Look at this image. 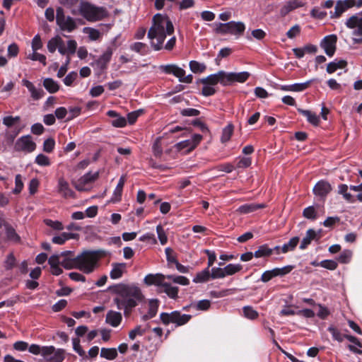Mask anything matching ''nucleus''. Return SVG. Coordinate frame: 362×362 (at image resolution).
I'll list each match as a JSON object with an SVG mask.
<instances>
[{"label": "nucleus", "mask_w": 362, "mask_h": 362, "mask_svg": "<svg viewBox=\"0 0 362 362\" xmlns=\"http://www.w3.org/2000/svg\"><path fill=\"white\" fill-rule=\"evenodd\" d=\"M108 291L116 295L113 302L119 310H124L125 317H128L144 298L141 289L134 284H114L109 286Z\"/></svg>", "instance_id": "obj_1"}, {"label": "nucleus", "mask_w": 362, "mask_h": 362, "mask_svg": "<svg viewBox=\"0 0 362 362\" xmlns=\"http://www.w3.org/2000/svg\"><path fill=\"white\" fill-rule=\"evenodd\" d=\"M174 33V26L167 15L156 13L152 18V25L149 28L147 36L151 40V45L156 51L163 47V42L167 35Z\"/></svg>", "instance_id": "obj_2"}, {"label": "nucleus", "mask_w": 362, "mask_h": 362, "mask_svg": "<svg viewBox=\"0 0 362 362\" xmlns=\"http://www.w3.org/2000/svg\"><path fill=\"white\" fill-rule=\"evenodd\" d=\"M105 255L106 252L103 250H83L73 259V265L66 264V269H76L86 274H91L98 267L99 260Z\"/></svg>", "instance_id": "obj_3"}, {"label": "nucleus", "mask_w": 362, "mask_h": 362, "mask_svg": "<svg viewBox=\"0 0 362 362\" xmlns=\"http://www.w3.org/2000/svg\"><path fill=\"white\" fill-rule=\"evenodd\" d=\"M165 275L162 274H149L144 277V281L148 286H157L158 293H165L170 298L177 299L178 298L179 288L177 286H173L170 283L165 282Z\"/></svg>", "instance_id": "obj_4"}, {"label": "nucleus", "mask_w": 362, "mask_h": 362, "mask_svg": "<svg viewBox=\"0 0 362 362\" xmlns=\"http://www.w3.org/2000/svg\"><path fill=\"white\" fill-rule=\"evenodd\" d=\"M78 13L89 22L100 21L109 16L106 8L98 6L86 1H81L78 7Z\"/></svg>", "instance_id": "obj_5"}, {"label": "nucleus", "mask_w": 362, "mask_h": 362, "mask_svg": "<svg viewBox=\"0 0 362 362\" xmlns=\"http://www.w3.org/2000/svg\"><path fill=\"white\" fill-rule=\"evenodd\" d=\"M192 317L191 315L182 314L179 310H175L171 313L163 312L160 314V322L165 326L172 323L175 327H181L186 325Z\"/></svg>", "instance_id": "obj_6"}, {"label": "nucleus", "mask_w": 362, "mask_h": 362, "mask_svg": "<svg viewBox=\"0 0 362 362\" xmlns=\"http://www.w3.org/2000/svg\"><path fill=\"white\" fill-rule=\"evenodd\" d=\"M245 30V25L243 22L230 21L226 23H219L216 32L222 35L230 34L238 37L243 35Z\"/></svg>", "instance_id": "obj_7"}, {"label": "nucleus", "mask_w": 362, "mask_h": 362, "mask_svg": "<svg viewBox=\"0 0 362 362\" xmlns=\"http://www.w3.org/2000/svg\"><path fill=\"white\" fill-rule=\"evenodd\" d=\"M56 22L62 30L72 32L76 28L74 19L70 16H66L62 7L57 8Z\"/></svg>", "instance_id": "obj_8"}, {"label": "nucleus", "mask_w": 362, "mask_h": 362, "mask_svg": "<svg viewBox=\"0 0 362 362\" xmlns=\"http://www.w3.org/2000/svg\"><path fill=\"white\" fill-rule=\"evenodd\" d=\"M332 190V185L328 181L321 180L318 181L313 189V194L317 200L325 202L327 195Z\"/></svg>", "instance_id": "obj_9"}, {"label": "nucleus", "mask_w": 362, "mask_h": 362, "mask_svg": "<svg viewBox=\"0 0 362 362\" xmlns=\"http://www.w3.org/2000/svg\"><path fill=\"white\" fill-rule=\"evenodd\" d=\"M356 5V0H338L336 2L334 11H330L331 18H339L348 9Z\"/></svg>", "instance_id": "obj_10"}, {"label": "nucleus", "mask_w": 362, "mask_h": 362, "mask_svg": "<svg viewBox=\"0 0 362 362\" xmlns=\"http://www.w3.org/2000/svg\"><path fill=\"white\" fill-rule=\"evenodd\" d=\"M14 148L16 151L31 153L36 148V144L30 135L23 136L16 141Z\"/></svg>", "instance_id": "obj_11"}, {"label": "nucleus", "mask_w": 362, "mask_h": 362, "mask_svg": "<svg viewBox=\"0 0 362 362\" xmlns=\"http://www.w3.org/2000/svg\"><path fill=\"white\" fill-rule=\"evenodd\" d=\"M337 37L332 34L325 36L320 42V47L328 57L334 56L337 49Z\"/></svg>", "instance_id": "obj_12"}, {"label": "nucleus", "mask_w": 362, "mask_h": 362, "mask_svg": "<svg viewBox=\"0 0 362 362\" xmlns=\"http://www.w3.org/2000/svg\"><path fill=\"white\" fill-rule=\"evenodd\" d=\"M250 74L247 71L243 72H226L224 74L225 86H231L234 83H244L249 77Z\"/></svg>", "instance_id": "obj_13"}, {"label": "nucleus", "mask_w": 362, "mask_h": 362, "mask_svg": "<svg viewBox=\"0 0 362 362\" xmlns=\"http://www.w3.org/2000/svg\"><path fill=\"white\" fill-rule=\"evenodd\" d=\"M224 71H219L216 74H211L206 78L199 79L197 83H201L206 86H215L220 83L225 86Z\"/></svg>", "instance_id": "obj_14"}, {"label": "nucleus", "mask_w": 362, "mask_h": 362, "mask_svg": "<svg viewBox=\"0 0 362 362\" xmlns=\"http://www.w3.org/2000/svg\"><path fill=\"white\" fill-rule=\"evenodd\" d=\"M99 177V172L91 173L88 172L81 177L75 183L74 187L76 190L82 192L85 190V186L88 184L95 182Z\"/></svg>", "instance_id": "obj_15"}, {"label": "nucleus", "mask_w": 362, "mask_h": 362, "mask_svg": "<svg viewBox=\"0 0 362 362\" xmlns=\"http://www.w3.org/2000/svg\"><path fill=\"white\" fill-rule=\"evenodd\" d=\"M22 84L28 89L29 92L30 93V97L34 100H38L42 98L45 95V93L42 88H37L31 81L27 79H23Z\"/></svg>", "instance_id": "obj_16"}, {"label": "nucleus", "mask_w": 362, "mask_h": 362, "mask_svg": "<svg viewBox=\"0 0 362 362\" xmlns=\"http://www.w3.org/2000/svg\"><path fill=\"white\" fill-rule=\"evenodd\" d=\"M28 351L33 354H41L43 357H46V356H49L53 354V351H54V346H40L38 344H33L30 346H28Z\"/></svg>", "instance_id": "obj_17"}, {"label": "nucleus", "mask_w": 362, "mask_h": 362, "mask_svg": "<svg viewBox=\"0 0 362 362\" xmlns=\"http://www.w3.org/2000/svg\"><path fill=\"white\" fill-rule=\"evenodd\" d=\"M58 192L60 193L64 198H75V192L70 188L67 181L63 177H60L58 180Z\"/></svg>", "instance_id": "obj_18"}, {"label": "nucleus", "mask_w": 362, "mask_h": 362, "mask_svg": "<svg viewBox=\"0 0 362 362\" xmlns=\"http://www.w3.org/2000/svg\"><path fill=\"white\" fill-rule=\"evenodd\" d=\"M112 53L113 49L111 47H108L105 52L96 60L95 64L101 71H104L107 68Z\"/></svg>", "instance_id": "obj_19"}, {"label": "nucleus", "mask_w": 362, "mask_h": 362, "mask_svg": "<svg viewBox=\"0 0 362 362\" xmlns=\"http://www.w3.org/2000/svg\"><path fill=\"white\" fill-rule=\"evenodd\" d=\"M159 69L166 74H173L175 77H182L185 74V71L176 64L160 65Z\"/></svg>", "instance_id": "obj_20"}, {"label": "nucleus", "mask_w": 362, "mask_h": 362, "mask_svg": "<svg viewBox=\"0 0 362 362\" xmlns=\"http://www.w3.org/2000/svg\"><path fill=\"white\" fill-rule=\"evenodd\" d=\"M122 320V315L119 312L109 310L106 315L105 322L113 327H118Z\"/></svg>", "instance_id": "obj_21"}, {"label": "nucleus", "mask_w": 362, "mask_h": 362, "mask_svg": "<svg viewBox=\"0 0 362 362\" xmlns=\"http://www.w3.org/2000/svg\"><path fill=\"white\" fill-rule=\"evenodd\" d=\"M311 82L312 81H308L305 83L284 85L281 86L280 89L284 91L302 92L310 86Z\"/></svg>", "instance_id": "obj_22"}, {"label": "nucleus", "mask_w": 362, "mask_h": 362, "mask_svg": "<svg viewBox=\"0 0 362 362\" xmlns=\"http://www.w3.org/2000/svg\"><path fill=\"white\" fill-rule=\"evenodd\" d=\"M320 237H317V234L314 229L310 228L306 231L305 237H304L300 243L299 248L300 250H305L311 243L312 240H319Z\"/></svg>", "instance_id": "obj_23"}, {"label": "nucleus", "mask_w": 362, "mask_h": 362, "mask_svg": "<svg viewBox=\"0 0 362 362\" xmlns=\"http://www.w3.org/2000/svg\"><path fill=\"white\" fill-rule=\"evenodd\" d=\"M125 180V177L124 175L120 177L119 182L113 192V194L110 200L111 202L116 203L121 201Z\"/></svg>", "instance_id": "obj_24"}, {"label": "nucleus", "mask_w": 362, "mask_h": 362, "mask_svg": "<svg viewBox=\"0 0 362 362\" xmlns=\"http://www.w3.org/2000/svg\"><path fill=\"white\" fill-rule=\"evenodd\" d=\"M126 263H112V268L110 273V278L112 279H117L121 278L126 269Z\"/></svg>", "instance_id": "obj_25"}, {"label": "nucleus", "mask_w": 362, "mask_h": 362, "mask_svg": "<svg viewBox=\"0 0 362 362\" xmlns=\"http://www.w3.org/2000/svg\"><path fill=\"white\" fill-rule=\"evenodd\" d=\"M47 362H63L65 358V350L63 349H55L53 354L44 357Z\"/></svg>", "instance_id": "obj_26"}, {"label": "nucleus", "mask_w": 362, "mask_h": 362, "mask_svg": "<svg viewBox=\"0 0 362 362\" xmlns=\"http://www.w3.org/2000/svg\"><path fill=\"white\" fill-rule=\"evenodd\" d=\"M107 115L110 117H115L111 122L112 126L115 127H124L127 125V119L119 116L116 111L109 110Z\"/></svg>", "instance_id": "obj_27"}, {"label": "nucleus", "mask_w": 362, "mask_h": 362, "mask_svg": "<svg viewBox=\"0 0 362 362\" xmlns=\"http://www.w3.org/2000/svg\"><path fill=\"white\" fill-rule=\"evenodd\" d=\"M298 112L302 115L306 117L308 122L314 126H318L320 123L319 117L314 112L310 110H303L301 108H297Z\"/></svg>", "instance_id": "obj_28"}, {"label": "nucleus", "mask_w": 362, "mask_h": 362, "mask_svg": "<svg viewBox=\"0 0 362 362\" xmlns=\"http://www.w3.org/2000/svg\"><path fill=\"white\" fill-rule=\"evenodd\" d=\"M61 257V258L62 259V267H63L64 269H66V264H71V265H73L74 264V260L75 258H76V255L74 254V251H71V250H66V251H64V252H62L60 254H59Z\"/></svg>", "instance_id": "obj_29"}, {"label": "nucleus", "mask_w": 362, "mask_h": 362, "mask_svg": "<svg viewBox=\"0 0 362 362\" xmlns=\"http://www.w3.org/2000/svg\"><path fill=\"white\" fill-rule=\"evenodd\" d=\"M264 204H246L239 207V211L243 214H249L260 209L265 208Z\"/></svg>", "instance_id": "obj_30"}, {"label": "nucleus", "mask_w": 362, "mask_h": 362, "mask_svg": "<svg viewBox=\"0 0 362 362\" xmlns=\"http://www.w3.org/2000/svg\"><path fill=\"white\" fill-rule=\"evenodd\" d=\"M43 86L49 93H55L59 90V85L51 78L43 80Z\"/></svg>", "instance_id": "obj_31"}, {"label": "nucleus", "mask_w": 362, "mask_h": 362, "mask_svg": "<svg viewBox=\"0 0 362 362\" xmlns=\"http://www.w3.org/2000/svg\"><path fill=\"white\" fill-rule=\"evenodd\" d=\"M273 254V250L269 247L267 244L260 245L257 250L254 252V256L256 258L267 257Z\"/></svg>", "instance_id": "obj_32"}, {"label": "nucleus", "mask_w": 362, "mask_h": 362, "mask_svg": "<svg viewBox=\"0 0 362 362\" xmlns=\"http://www.w3.org/2000/svg\"><path fill=\"white\" fill-rule=\"evenodd\" d=\"M77 234L71 233H62L59 235L54 236L52 239V242L57 245H63L65 242L69 239L75 238Z\"/></svg>", "instance_id": "obj_33"}, {"label": "nucleus", "mask_w": 362, "mask_h": 362, "mask_svg": "<svg viewBox=\"0 0 362 362\" xmlns=\"http://www.w3.org/2000/svg\"><path fill=\"white\" fill-rule=\"evenodd\" d=\"M348 189L349 187L346 184H340L338 186V194H341L343 198L348 202L354 203L356 199L352 194L347 192Z\"/></svg>", "instance_id": "obj_34"}, {"label": "nucleus", "mask_w": 362, "mask_h": 362, "mask_svg": "<svg viewBox=\"0 0 362 362\" xmlns=\"http://www.w3.org/2000/svg\"><path fill=\"white\" fill-rule=\"evenodd\" d=\"M211 278L209 269L206 268L202 272L197 274L194 278L193 281L194 283H204L208 281Z\"/></svg>", "instance_id": "obj_35"}, {"label": "nucleus", "mask_w": 362, "mask_h": 362, "mask_svg": "<svg viewBox=\"0 0 362 362\" xmlns=\"http://www.w3.org/2000/svg\"><path fill=\"white\" fill-rule=\"evenodd\" d=\"M130 49L141 55H146L148 52V46L143 42H134L130 45Z\"/></svg>", "instance_id": "obj_36"}, {"label": "nucleus", "mask_w": 362, "mask_h": 362, "mask_svg": "<svg viewBox=\"0 0 362 362\" xmlns=\"http://www.w3.org/2000/svg\"><path fill=\"white\" fill-rule=\"evenodd\" d=\"M233 131H234V126L233 124L230 123L226 127H225L222 131V135L221 137V142L222 143L228 142L230 139V138L233 134Z\"/></svg>", "instance_id": "obj_37"}, {"label": "nucleus", "mask_w": 362, "mask_h": 362, "mask_svg": "<svg viewBox=\"0 0 362 362\" xmlns=\"http://www.w3.org/2000/svg\"><path fill=\"white\" fill-rule=\"evenodd\" d=\"M100 356L107 360H113L117 356V349L115 348H102Z\"/></svg>", "instance_id": "obj_38"}, {"label": "nucleus", "mask_w": 362, "mask_h": 362, "mask_svg": "<svg viewBox=\"0 0 362 362\" xmlns=\"http://www.w3.org/2000/svg\"><path fill=\"white\" fill-rule=\"evenodd\" d=\"M299 242V238L296 236L290 239V240L285 243L281 247V252L283 253H287L289 251H293L296 247L298 243Z\"/></svg>", "instance_id": "obj_39"}, {"label": "nucleus", "mask_w": 362, "mask_h": 362, "mask_svg": "<svg viewBox=\"0 0 362 362\" xmlns=\"http://www.w3.org/2000/svg\"><path fill=\"white\" fill-rule=\"evenodd\" d=\"M345 25L350 29L356 28L362 25V18H359L357 15H354L346 20Z\"/></svg>", "instance_id": "obj_40"}, {"label": "nucleus", "mask_w": 362, "mask_h": 362, "mask_svg": "<svg viewBox=\"0 0 362 362\" xmlns=\"http://www.w3.org/2000/svg\"><path fill=\"white\" fill-rule=\"evenodd\" d=\"M327 331L331 333L332 338L339 341L342 342L345 339L346 334H342L336 327L331 325L327 328Z\"/></svg>", "instance_id": "obj_41"}, {"label": "nucleus", "mask_w": 362, "mask_h": 362, "mask_svg": "<svg viewBox=\"0 0 362 362\" xmlns=\"http://www.w3.org/2000/svg\"><path fill=\"white\" fill-rule=\"evenodd\" d=\"M242 269L243 266L240 264H229L224 267L225 276H226L233 275L241 271Z\"/></svg>", "instance_id": "obj_42"}, {"label": "nucleus", "mask_w": 362, "mask_h": 362, "mask_svg": "<svg viewBox=\"0 0 362 362\" xmlns=\"http://www.w3.org/2000/svg\"><path fill=\"white\" fill-rule=\"evenodd\" d=\"M62 44V39L57 36L50 39L47 42V49L49 52L54 53L59 45Z\"/></svg>", "instance_id": "obj_43"}, {"label": "nucleus", "mask_w": 362, "mask_h": 362, "mask_svg": "<svg viewBox=\"0 0 362 362\" xmlns=\"http://www.w3.org/2000/svg\"><path fill=\"white\" fill-rule=\"evenodd\" d=\"M244 316L250 320H255L258 317L259 313L252 307L247 305L243 308Z\"/></svg>", "instance_id": "obj_44"}, {"label": "nucleus", "mask_w": 362, "mask_h": 362, "mask_svg": "<svg viewBox=\"0 0 362 362\" xmlns=\"http://www.w3.org/2000/svg\"><path fill=\"white\" fill-rule=\"evenodd\" d=\"M6 234L9 240L18 243L21 240L20 236L16 233L15 229L11 226H6Z\"/></svg>", "instance_id": "obj_45"}, {"label": "nucleus", "mask_w": 362, "mask_h": 362, "mask_svg": "<svg viewBox=\"0 0 362 362\" xmlns=\"http://www.w3.org/2000/svg\"><path fill=\"white\" fill-rule=\"evenodd\" d=\"M165 278L169 280H172L174 283L178 284L183 286H187L189 284V280L183 276H174V275H167Z\"/></svg>", "instance_id": "obj_46"}, {"label": "nucleus", "mask_w": 362, "mask_h": 362, "mask_svg": "<svg viewBox=\"0 0 362 362\" xmlns=\"http://www.w3.org/2000/svg\"><path fill=\"white\" fill-rule=\"evenodd\" d=\"M189 68L193 73H203L206 70V66L197 61L192 60L189 62Z\"/></svg>", "instance_id": "obj_47"}, {"label": "nucleus", "mask_w": 362, "mask_h": 362, "mask_svg": "<svg viewBox=\"0 0 362 362\" xmlns=\"http://www.w3.org/2000/svg\"><path fill=\"white\" fill-rule=\"evenodd\" d=\"M83 33L88 34L90 40L93 41L98 40L101 36L100 31L93 28H84Z\"/></svg>", "instance_id": "obj_48"}, {"label": "nucleus", "mask_w": 362, "mask_h": 362, "mask_svg": "<svg viewBox=\"0 0 362 362\" xmlns=\"http://www.w3.org/2000/svg\"><path fill=\"white\" fill-rule=\"evenodd\" d=\"M159 306V300L158 299H153L149 301L148 313L154 317L158 312Z\"/></svg>", "instance_id": "obj_49"}, {"label": "nucleus", "mask_w": 362, "mask_h": 362, "mask_svg": "<svg viewBox=\"0 0 362 362\" xmlns=\"http://www.w3.org/2000/svg\"><path fill=\"white\" fill-rule=\"evenodd\" d=\"M352 257V252L350 250H344L338 257L337 260L341 264H347Z\"/></svg>", "instance_id": "obj_50"}, {"label": "nucleus", "mask_w": 362, "mask_h": 362, "mask_svg": "<svg viewBox=\"0 0 362 362\" xmlns=\"http://www.w3.org/2000/svg\"><path fill=\"white\" fill-rule=\"evenodd\" d=\"M303 216L308 219L315 220L317 218V213L314 206H310L305 208L303 211Z\"/></svg>", "instance_id": "obj_51"}, {"label": "nucleus", "mask_w": 362, "mask_h": 362, "mask_svg": "<svg viewBox=\"0 0 362 362\" xmlns=\"http://www.w3.org/2000/svg\"><path fill=\"white\" fill-rule=\"evenodd\" d=\"M156 232L160 244L163 245H165L168 242V237L165 234L163 227L161 225L159 224L156 226Z\"/></svg>", "instance_id": "obj_52"}, {"label": "nucleus", "mask_w": 362, "mask_h": 362, "mask_svg": "<svg viewBox=\"0 0 362 362\" xmlns=\"http://www.w3.org/2000/svg\"><path fill=\"white\" fill-rule=\"evenodd\" d=\"M235 288H228L220 291H211L210 296L213 298H222L234 293Z\"/></svg>", "instance_id": "obj_53"}, {"label": "nucleus", "mask_w": 362, "mask_h": 362, "mask_svg": "<svg viewBox=\"0 0 362 362\" xmlns=\"http://www.w3.org/2000/svg\"><path fill=\"white\" fill-rule=\"evenodd\" d=\"M144 112V110L139 109L127 114V120L130 124L136 122V119Z\"/></svg>", "instance_id": "obj_54"}, {"label": "nucleus", "mask_w": 362, "mask_h": 362, "mask_svg": "<svg viewBox=\"0 0 362 362\" xmlns=\"http://www.w3.org/2000/svg\"><path fill=\"white\" fill-rule=\"evenodd\" d=\"M35 162L40 166H49L51 165L49 158L42 153L36 156Z\"/></svg>", "instance_id": "obj_55"}, {"label": "nucleus", "mask_w": 362, "mask_h": 362, "mask_svg": "<svg viewBox=\"0 0 362 362\" xmlns=\"http://www.w3.org/2000/svg\"><path fill=\"white\" fill-rule=\"evenodd\" d=\"M153 153L156 157H160L163 154L160 138H157L153 144Z\"/></svg>", "instance_id": "obj_56"}, {"label": "nucleus", "mask_w": 362, "mask_h": 362, "mask_svg": "<svg viewBox=\"0 0 362 362\" xmlns=\"http://www.w3.org/2000/svg\"><path fill=\"white\" fill-rule=\"evenodd\" d=\"M44 223L56 230H62L64 229L63 224L59 221H52L51 219H45Z\"/></svg>", "instance_id": "obj_57"}, {"label": "nucleus", "mask_w": 362, "mask_h": 362, "mask_svg": "<svg viewBox=\"0 0 362 362\" xmlns=\"http://www.w3.org/2000/svg\"><path fill=\"white\" fill-rule=\"evenodd\" d=\"M146 329H142L141 325H137L134 329L129 332V337L134 340L136 336H142L146 333Z\"/></svg>", "instance_id": "obj_58"}, {"label": "nucleus", "mask_w": 362, "mask_h": 362, "mask_svg": "<svg viewBox=\"0 0 362 362\" xmlns=\"http://www.w3.org/2000/svg\"><path fill=\"white\" fill-rule=\"evenodd\" d=\"M320 266L329 270H334L337 268L338 264L332 259H325L320 262Z\"/></svg>", "instance_id": "obj_59"}, {"label": "nucleus", "mask_w": 362, "mask_h": 362, "mask_svg": "<svg viewBox=\"0 0 362 362\" xmlns=\"http://www.w3.org/2000/svg\"><path fill=\"white\" fill-rule=\"evenodd\" d=\"M210 274H211V278L213 279H222L226 276L225 273H224V268H220V267H213L211 269V272Z\"/></svg>", "instance_id": "obj_60"}, {"label": "nucleus", "mask_w": 362, "mask_h": 362, "mask_svg": "<svg viewBox=\"0 0 362 362\" xmlns=\"http://www.w3.org/2000/svg\"><path fill=\"white\" fill-rule=\"evenodd\" d=\"M294 268L293 266L291 265H287L282 268H274L273 269L275 273L276 276H284L288 273H290L293 269Z\"/></svg>", "instance_id": "obj_61"}, {"label": "nucleus", "mask_w": 362, "mask_h": 362, "mask_svg": "<svg viewBox=\"0 0 362 362\" xmlns=\"http://www.w3.org/2000/svg\"><path fill=\"white\" fill-rule=\"evenodd\" d=\"M55 146V141L53 138L45 140L43 143V151L46 153H52Z\"/></svg>", "instance_id": "obj_62"}, {"label": "nucleus", "mask_w": 362, "mask_h": 362, "mask_svg": "<svg viewBox=\"0 0 362 362\" xmlns=\"http://www.w3.org/2000/svg\"><path fill=\"white\" fill-rule=\"evenodd\" d=\"M28 58L33 61H39L44 66H45L47 64L46 57L44 54L37 52L36 51L35 52L33 51V53L31 54H29Z\"/></svg>", "instance_id": "obj_63"}, {"label": "nucleus", "mask_w": 362, "mask_h": 362, "mask_svg": "<svg viewBox=\"0 0 362 362\" xmlns=\"http://www.w3.org/2000/svg\"><path fill=\"white\" fill-rule=\"evenodd\" d=\"M174 2H175L179 6V9L180 11L192 8L195 4L194 0H182L181 1H176L175 0Z\"/></svg>", "instance_id": "obj_64"}]
</instances>
